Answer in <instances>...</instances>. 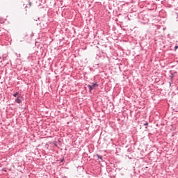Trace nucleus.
Wrapping results in <instances>:
<instances>
[{
    "label": "nucleus",
    "instance_id": "nucleus-1",
    "mask_svg": "<svg viewBox=\"0 0 178 178\" xmlns=\"http://www.w3.org/2000/svg\"><path fill=\"white\" fill-rule=\"evenodd\" d=\"M98 86L99 85L97 83H92V85H88L90 92H91L92 91V89L94 88V87H98Z\"/></svg>",
    "mask_w": 178,
    "mask_h": 178
},
{
    "label": "nucleus",
    "instance_id": "nucleus-2",
    "mask_svg": "<svg viewBox=\"0 0 178 178\" xmlns=\"http://www.w3.org/2000/svg\"><path fill=\"white\" fill-rule=\"evenodd\" d=\"M170 75L169 76L170 79V81L169 82L170 87H172V84L173 83V78L175 77V74L172 73V71L170 72Z\"/></svg>",
    "mask_w": 178,
    "mask_h": 178
},
{
    "label": "nucleus",
    "instance_id": "nucleus-3",
    "mask_svg": "<svg viewBox=\"0 0 178 178\" xmlns=\"http://www.w3.org/2000/svg\"><path fill=\"white\" fill-rule=\"evenodd\" d=\"M15 102H17V104H22V100L19 98H17L15 99Z\"/></svg>",
    "mask_w": 178,
    "mask_h": 178
},
{
    "label": "nucleus",
    "instance_id": "nucleus-4",
    "mask_svg": "<svg viewBox=\"0 0 178 178\" xmlns=\"http://www.w3.org/2000/svg\"><path fill=\"white\" fill-rule=\"evenodd\" d=\"M97 158H98V159H101V161H104L102 159V156L99 155V154H96Z\"/></svg>",
    "mask_w": 178,
    "mask_h": 178
},
{
    "label": "nucleus",
    "instance_id": "nucleus-5",
    "mask_svg": "<svg viewBox=\"0 0 178 178\" xmlns=\"http://www.w3.org/2000/svg\"><path fill=\"white\" fill-rule=\"evenodd\" d=\"M31 5H32L31 2H29L28 6H25V9H27V8H31Z\"/></svg>",
    "mask_w": 178,
    "mask_h": 178
},
{
    "label": "nucleus",
    "instance_id": "nucleus-6",
    "mask_svg": "<svg viewBox=\"0 0 178 178\" xmlns=\"http://www.w3.org/2000/svg\"><path fill=\"white\" fill-rule=\"evenodd\" d=\"M18 95H19V92H17L14 93L13 95V97H17Z\"/></svg>",
    "mask_w": 178,
    "mask_h": 178
},
{
    "label": "nucleus",
    "instance_id": "nucleus-7",
    "mask_svg": "<svg viewBox=\"0 0 178 178\" xmlns=\"http://www.w3.org/2000/svg\"><path fill=\"white\" fill-rule=\"evenodd\" d=\"M143 126H148V122H145Z\"/></svg>",
    "mask_w": 178,
    "mask_h": 178
},
{
    "label": "nucleus",
    "instance_id": "nucleus-8",
    "mask_svg": "<svg viewBox=\"0 0 178 178\" xmlns=\"http://www.w3.org/2000/svg\"><path fill=\"white\" fill-rule=\"evenodd\" d=\"M25 15H27V9L25 10Z\"/></svg>",
    "mask_w": 178,
    "mask_h": 178
},
{
    "label": "nucleus",
    "instance_id": "nucleus-9",
    "mask_svg": "<svg viewBox=\"0 0 178 178\" xmlns=\"http://www.w3.org/2000/svg\"><path fill=\"white\" fill-rule=\"evenodd\" d=\"M63 161H65L64 159H61V160H60V163L63 162Z\"/></svg>",
    "mask_w": 178,
    "mask_h": 178
},
{
    "label": "nucleus",
    "instance_id": "nucleus-10",
    "mask_svg": "<svg viewBox=\"0 0 178 178\" xmlns=\"http://www.w3.org/2000/svg\"><path fill=\"white\" fill-rule=\"evenodd\" d=\"M177 48H178V46L175 47V49H177Z\"/></svg>",
    "mask_w": 178,
    "mask_h": 178
},
{
    "label": "nucleus",
    "instance_id": "nucleus-11",
    "mask_svg": "<svg viewBox=\"0 0 178 178\" xmlns=\"http://www.w3.org/2000/svg\"><path fill=\"white\" fill-rule=\"evenodd\" d=\"M2 63V60H1V57H0V63Z\"/></svg>",
    "mask_w": 178,
    "mask_h": 178
},
{
    "label": "nucleus",
    "instance_id": "nucleus-12",
    "mask_svg": "<svg viewBox=\"0 0 178 178\" xmlns=\"http://www.w3.org/2000/svg\"><path fill=\"white\" fill-rule=\"evenodd\" d=\"M63 178H67V177H63Z\"/></svg>",
    "mask_w": 178,
    "mask_h": 178
},
{
    "label": "nucleus",
    "instance_id": "nucleus-13",
    "mask_svg": "<svg viewBox=\"0 0 178 178\" xmlns=\"http://www.w3.org/2000/svg\"><path fill=\"white\" fill-rule=\"evenodd\" d=\"M0 35H2L0 34Z\"/></svg>",
    "mask_w": 178,
    "mask_h": 178
}]
</instances>
